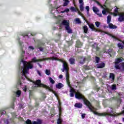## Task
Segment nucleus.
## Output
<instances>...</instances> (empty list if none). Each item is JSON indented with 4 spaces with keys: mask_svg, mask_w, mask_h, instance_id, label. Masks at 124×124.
<instances>
[{
    "mask_svg": "<svg viewBox=\"0 0 124 124\" xmlns=\"http://www.w3.org/2000/svg\"><path fill=\"white\" fill-rule=\"evenodd\" d=\"M83 30L85 33H87L88 32V26H84L83 27Z\"/></svg>",
    "mask_w": 124,
    "mask_h": 124,
    "instance_id": "34",
    "label": "nucleus"
},
{
    "mask_svg": "<svg viewBox=\"0 0 124 124\" xmlns=\"http://www.w3.org/2000/svg\"><path fill=\"white\" fill-rule=\"evenodd\" d=\"M75 21L76 23H78V18H76Z\"/></svg>",
    "mask_w": 124,
    "mask_h": 124,
    "instance_id": "64",
    "label": "nucleus"
},
{
    "mask_svg": "<svg viewBox=\"0 0 124 124\" xmlns=\"http://www.w3.org/2000/svg\"><path fill=\"white\" fill-rule=\"evenodd\" d=\"M65 12L68 13V12H69V9L66 8L65 9V10L61 11V13H65Z\"/></svg>",
    "mask_w": 124,
    "mask_h": 124,
    "instance_id": "35",
    "label": "nucleus"
},
{
    "mask_svg": "<svg viewBox=\"0 0 124 124\" xmlns=\"http://www.w3.org/2000/svg\"><path fill=\"white\" fill-rule=\"evenodd\" d=\"M109 78L112 79V81H114L115 79V75H114L113 73H110L109 75Z\"/></svg>",
    "mask_w": 124,
    "mask_h": 124,
    "instance_id": "31",
    "label": "nucleus"
},
{
    "mask_svg": "<svg viewBox=\"0 0 124 124\" xmlns=\"http://www.w3.org/2000/svg\"><path fill=\"white\" fill-rule=\"evenodd\" d=\"M11 108H12V109H14V102H12V104H11Z\"/></svg>",
    "mask_w": 124,
    "mask_h": 124,
    "instance_id": "50",
    "label": "nucleus"
},
{
    "mask_svg": "<svg viewBox=\"0 0 124 124\" xmlns=\"http://www.w3.org/2000/svg\"><path fill=\"white\" fill-rule=\"evenodd\" d=\"M93 12H94V13H95V14H96V15H98V16H99V17H102V14L99 13V9H98V8H97V7H96L95 6H93Z\"/></svg>",
    "mask_w": 124,
    "mask_h": 124,
    "instance_id": "8",
    "label": "nucleus"
},
{
    "mask_svg": "<svg viewBox=\"0 0 124 124\" xmlns=\"http://www.w3.org/2000/svg\"><path fill=\"white\" fill-rule=\"evenodd\" d=\"M108 27L110 29H117L118 28V27L115 26V25H113L111 23H108Z\"/></svg>",
    "mask_w": 124,
    "mask_h": 124,
    "instance_id": "24",
    "label": "nucleus"
},
{
    "mask_svg": "<svg viewBox=\"0 0 124 124\" xmlns=\"http://www.w3.org/2000/svg\"><path fill=\"white\" fill-rule=\"evenodd\" d=\"M46 90H48L49 92H51L52 93H54V95L56 96V97H57V99L59 98V95L58 94V93H57L55 91H54V90L52 88H50V87H47Z\"/></svg>",
    "mask_w": 124,
    "mask_h": 124,
    "instance_id": "10",
    "label": "nucleus"
},
{
    "mask_svg": "<svg viewBox=\"0 0 124 124\" xmlns=\"http://www.w3.org/2000/svg\"><path fill=\"white\" fill-rule=\"evenodd\" d=\"M118 8H115V10H114V11H115V13H118Z\"/></svg>",
    "mask_w": 124,
    "mask_h": 124,
    "instance_id": "60",
    "label": "nucleus"
},
{
    "mask_svg": "<svg viewBox=\"0 0 124 124\" xmlns=\"http://www.w3.org/2000/svg\"><path fill=\"white\" fill-rule=\"evenodd\" d=\"M70 97H74V94L76 93V91L74 88H71L70 90Z\"/></svg>",
    "mask_w": 124,
    "mask_h": 124,
    "instance_id": "12",
    "label": "nucleus"
},
{
    "mask_svg": "<svg viewBox=\"0 0 124 124\" xmlns=\"http://www.w3.org/2000/svg\"><path fill=\"white\" fill-rule=\"evenodd\" d=\"M30 49H31V50H34V48H33L32 46H29Z\"/></svg>",
    "mask_w": 124,
    "mask_h": 124,
    "instance_id": "59",
    "label": "nucleus"
},
{
    "mask_svg": "<svg viewBox=\"0 0 124 124\" xmlns=\"http://www.w3.org/2000/svg\"><path fill=\"white\" fill-rule=\"evenodd\" d=\"M50 60H52V61H54V60L58 61V58L55 57H50Z\"/></svg>",
    "mask_w": 124,
    "mask_h": 124,
    "instance_id": "43",
    "label": "nucleus"
},
{
    "mask_svg": "<svg viewBox=\"0 0 124 124\" xmlns=\"http://www.w3.org/2000/svg\"><path fill=\"white\" fill-rule=\"evenodd\" d=\"M80 61L79 63H80V64H83L85 62V61H86V58H82Z\"/></svg>",
    "mask_w": 124,
    "mask_h": 124,
    "instance_id": "32",
    "label": "nucleus"
},
{
    "mask_svg": "<svg viewBox=\"0 0 124 124\" xmlns=\"http://www.w3.org/2000/svg\"><path fill=\"white\" fill-rule=\"evenodd\" d=\"M82 107H83V104L78 103V108H82Z\"/></svg>",
    "mask_w": 124,
    "mask_h": 124,
    "instance_id": "44",
    "label": "nucleus"
},
{
    "mask_svg": "<svg viewBox=\"0 0 124 124\" xmlns=\"http://www.w3.org/2000/svg\"><path fill=\"white\" fill-rule=\"evenodd\" d=\"M99 5H100L101 8H102L103 10L102 11V13L103 15H107L108 13H109V10L106 8H105V6H102V5H101L99 3H98Z\"/></svg>",
    "mask_w": 124,
    "mask_h": 124,
    "instance_id": "7",
    "label": "nucleus"
},
{
    "mask_svg": "<svg viewBox=\"0 0 124 124\" xmlns=\"http://www.w3.org/2000/svg\"><path fill=\"white\" fill-rule=\"evenodd\" d=\"M75 107H77V108H78V103H76L75 104Z\"/></svg>",
    "mask_w": 124,
    "mask_h": 124,
    "instance_id": "61",
    "label": "nucleus"
},
{
    "mask_svg": "<svg viewBox=\"0 0 124 124\" xmlns=\"http://www.w3.org/2000/svg\"><path fill=\"white\" fill-rule=\"evenodd\" d=\"M45 73L46 75H48V76H49V75H50L51 74V71H50V70L46 69Z\"/></svg>",
    "mask_w": 124,
    "mask_h": 124,
    "instance_id": "33",
    "label": "nucleus"
},
{
    "mask_svg": "<svg viewBox=\"0 0 124 124\" xmlns=\"http://www.w3.org/2000/svg\"><path fill=\"white\" fill-rule=\"evenodd\" d=\"M68 70H69V67H67V70H64V71L66 72V81L68 86L71 87V85H70V81H69V73H68Z\"/></svg>",
    "mask_w": 124,
    "mask_h": 124,
    "instance_id": "6",
    "label": "nucleus"
},
{
    "mask_svg": "<svg viewBox=\"0 0 124 124\" xmlns=\"http://www.w3.org/2000/svg\"><path fill=\"white\" fill-rule=\"evenodd\" d=\"M62 119L61 118V116H59V119L57 120V124H62Z\"/></svg>",
    "mask_w": 124,
    "mask_h": 124,
    "instance_id": "30",
    "label": "nucleus"
},
{
    "mask_svg": "<svg viewBox=\"0 0 124 124\" xmlns=\"http://www.w3.org/2000/svg\"><path fill=\"white\" fill-rule=\"evenodd\" d=\"M78 24H81V20H80V18H78Z\"/></svg>",
    "mask_w": 124,
    "mask_h": 124,
    "instance_id": "62",
    "label": "nucleus"
},
{
    "mask_svg": "<svg viewBox=\"0 0 124 124\" xmlns=\"http://www.w3.org/2000/svg\"><path fill=\"white\" fill-rule=\"evenodd\" d=\"M93 48H95V49H96V51H98V49H99V48L97 47V46H96V44L93 45Z\"/></svg>",
    "mask_w": 124,
    "mask_h": 124,
    "instance_id": "36",
    "label": "nucleus"
},
{
    "mask_svg": "<svg viewBox=\"0 0 124 124\" xmlns=\"http://www.w3.org/2000/svg\"><path fill=\"white\" fill-rule=\"evenodd\" d=\"M123 62V59L118 58L115 60V67L116 69H122L124 71V62L120 63Z\"/></svg>",
    "mask_w": 124,
    "mask_h": 124,
    "instance_id": "3",
    "label": "nucleus"
},
{
    "mask_svg": "<svg viewBox=\"0 0 124 124\" xmlns=\"http://www.w3.org/2000/svg\"><path fill=\"white\" fill-rule=\"evenodd\" d=\"M88 26L90 29L93 30V31H96V29L94 28L93 24L88 23Z\"/></svg>",
    "mask_w": 124,
    "mask_h": 124,
    "instance_id": "26",
    "label": "nucleus"
},
{
    "mask_svg": "<svg viewBox=\"0 0 124 124\" xmlns=\"http://www.w3.org/2000/svg\"><path fill=\"white\" fill-rule=\"evenodd\" d=\"M75 97H76V98L78 99V92H77V93H76V94H75Z\"/></svg>",
    "mask_w": 124,
    "mask_h": 124,
    "instance_id": "54",
    "label": "nucleus"
},
{
    "mask_svg": "<svg viewBox=\"0 0 124 124\" xmlns=\"http://www.w3.org/2000/svg\"><path fill=\"white\" fill-rule=\"evenodd\" d=\"M118 21H119V22H123V21H124V13L120 16Z\"/></svg>",
    "mask_w": 124,
    "mask_h": 124,
    "instance_id": "18",
    "label": "nucleus"
},
{
    "mask_svg": "<svg viewBox=\"0 0 124 124\" xmlns=\"http://www.w3.org/2000/svg\"><path fill=\"white\" fill-rule=\"evenodd\" d=\"M44 46V44L43 43H39L37 46V48H38V49H39L40 51H41V52H42V51H43L44 48L43 47H42V46Z\"/></svg>",
    "mask_w": 124,
    "mask_h": 124,
    "instance_id": "11",
    "label": "nucleus"
},
{
    "mask_svg": "<svg viewBox=\"0 0 124 124\" xmlns=\"http://www.w3.org/2000/svg\"><path fill=\"white\" fill-rule=\"evenodd\" d=\"M41 62V59H36V57H34L31 62Z\"/></svg>",
    "mask_w": 124,
    "mask_h": 124,
    "instance_id": "23",
    "label": "nucleus"
},
{
    "mask_svg": "<svg viewBox=\"0 0 124 124\" xmlns=\"http://www.w3.org/2000/svg\"><path fill=\"white\" fill-rule=\"evenodd\" d=\"M96 66L97 68H103V67L105 66V63H104V62H102L99 64H97L96 65Z\"/></svg>",
    "mask_w": 124,
    "mask_h": 124,
    "instance_id": "15",
    "label": "nucleus"
},
{
    "mask_svg": "<svg viewBox=\"0 0 124 124\" xmlns=\"http://www.w3.org/2000/svg\"><path fill=\"white\" fill-rule=\"evenodd\" d=\"M0 113L1 114V115H4L6 114V112L5 110H2L0 112Z\"/></svg>",
    "mask_w": 124,
    "mask_h": 124,
    "instance_id": "47",
    "label": "nucleus"
},
{
    "mask_svg": "<svg viewBox=\"0 0 124 124\" xmlns=\"http://www.w3.org/2000/svg\"><path fill=\"white\" fill-rule=\"evenodd\" d=\"M110 89L112 91H116V90H117V86L116 84L112 85L111 86H110Z\"/></svg>",
    "mask_w": 124,
    "mask_h": 124,
    "instance_id": "25",
    "label": "nucleus"
},
{
    "mask_svg": "<svg viewBox=\"0 0 124 124\" xmlns=\"http://www.w3.org/2000/svg\"><path fill=\"white\" fill-rule=\"evenodd\" d=\"M57 61H58V62H62L63 63V68L62 69V72H64V70H67V67H69L68 63L67 62L64 61V59L63 58H58Z\"/></svg>",
    "mask_w": 124,
    "mask_h": 124,
    "instance_id": "4",
    "label": "nucleus"
},
{
    "mask_svg": "<svg viewBox=\"0 0 124 124\" xmlns=\"http://www.w3.org/2000/svg\"><path fill=\"white\" fill-rule=\"evenodd\" d=\"M21 62L23 63V75L25 76L26 73H28V71L30 69H31L33 68V65L31 64V62H28L27 61H25L24 59H22Z\"/></svg>",
    "mask_w": 124,
    "mask_h": 124,
    "instance_id": "2",
    "label": "nucleus"
},
{
    "mask_svg": "<svg viewBox=\"0 0 124 124\" xmlns=\"http://www.w3.org/2000/svg\"><path fill=\"white\" fill-rule=\"evenodd\" d=\"M78 99H82L85 105L88 107L89 109H90L91 112H92V113H93L94 115H97V116H105L108 122H111L112 121V119L111 118L112 116H116L112 114L100 113L95 111L96 110H97V108L93 107L90 101L86 99L83 94H82V93L79 92H78Z\"/></svg>",
    "mask_w": 124,
    "mask_h": 124,
    "instance_id": "1",
    "label": "nucleus"
},
{
    "mask_svg": "<svg viewBox=\"0 0 124 124\" xmlns=\"http://www.w3.org/2000/svg\"><path fill=\"white\" fill-rule=\"evenodd\" d=\"M75 58L74 57H71L69 59V62H70V64H75V62H76Z\"/></svg>",
    "mask_w": 124,
    "mask_h": 124,
    "instance_id": "14",
    "label": "nucleus"
},
{
    "mask_svg": "<svg viewBox=\"0 0 124 124\" xmlns=\"http://www.w3.org/2000/svg\"><path fill=\"white\" fill-rule=\"evenodd\" d=\"M112 113H114L113 111V109L112 108H109L107 111L106 114H112Z\"/></svg>",
    "mask_w": 124,
    "mask_h": 124,
    "instance_id": "22",
    "label": "nucleus"
},
{
    "mask_svg": "<svg viewBox=\"0 0 124 124\" xmlns=\"http://www.w3.org/2000/svg\"><path fill=\"white\" fill-rule=\"evenodd\" d=\"M58 103H59V105L60 106V107H61V106H62V102H61V101H58Z\"/></svg>",
    "mask_w": 124,
    "mask_h": 124,
    "instance_id": "56",
    "label": "nucleus"
},
{
    "mask_svg": "<svg viewBox=\"0 0 124 124\" xmlns=\"http://www.w3.org/2000/svg\"><path fill=\"white\" fill-rule=\"evenodd\" d=\"M45 60H51V57L46 58Z\"/></svg>",
    "mask_w": 124,
    "mask_h": 124,
    "instance_id": "63",
    "label": "nucleus"
},
{
    "mask_svg": "<svg viewBox=\"0 0 124 124\" xmlns=\"http://www.w3.org/2000/svg\"><path fill=\"white\" fill-rule=\"evenodd\" d=\"M70 10L72 12L76 11V8L74 7H71L70 8Z\"/></svg>",
    "mask_w": 124,
    "mask_h": 124,
    "instance_id": "39",
    "label": "nucleus"
},
{
    "mask_svg": "<svg viewBox=\"0 0 124 124\" xmlns=\"http://www.w3.org/2000/svg\"><path fill=\"white\" fill-rule=\"evenodd\" d=\"M18 43L20 45V46H22V44H23V43L20 41H19Z\"/></svg>",
    "mask_w": 124,
    "mask_h": 124,
    "instance_id": "58",
    "label": "nucleus"
},
{
    "mask_svg": "<svg viewBox=\"0 0 124 124\" xmlns=\"http://www.w3.org/2000/svg\"><path fill=\"white\" fill-rule=\"evenodd\" d=\"M25 57V55L21 53V62H22V60H23L24 61V57Z\"/></svg>",
    "mask_w": 124,
    "mask_h": 124,
    "instance_id": "52",
    "label": "nucleus"
},
{
    "mask_svg": "<svg viewBox=\"0 0 124 124\" xmlns=\"http://www.w3.org/2000/svg\"><path fill=\"white\" fill-rule=\"evenodd\" d=\"M96 107H97V108H99V103L97 102L96 105Z\"/></svg>",
    "mask_w": 124,
    "mask_h": 124,
    "instance_id": "57",
    "label": "nucleus"
},
{
    "mask_svg": "<svg viewBox=\"0 0 124 124\" xmlns=\"http://www.w3.org/2000/svg\"><path fill=\"white\" fill-rule=\"evenodd\" d=\"M117 104L116 105V107L115 108H116V109H118L119 108V107H120V105H121V103H122V99H119L118 100V101H117Z\"/></svg>",
    "mask_w": 124,
    "mask_h": 124,
    "instance_id": "21",
    "label": "nucleus"
},
{
    "mask_svg": "<svg viewBox=\"0 0 124 124\" xmlns=\"http://www.w3.org/2000/svg\"><path fill=\"white\" fill-rule=\"evenodd\" d=\"M63 84L61 82L58 83V84L56 85V89H61L62 88H63Z\"/></svg>",
    "mask_w": 124,
    "mask_h": 124,
    "instance_id": "16",
    "label": "nucleus"
},
{
    "mask_svg": "<svg viewBox=\"0 0 124 124\" xmlns=\"http://www.w3.org/2000/svg\"><path fill=\"white\" fill-rule=\"evenodd\" d=\"M65 30L67 31L68 33H72V30L70 28L69 25H67L65 26Z\"/></svg>",
    "mask_w": 124,
    "mask_h": 124,
    "instance_id": "13",
    "label": "nucleus"
},
{
    "mask_svg": "<svg viewBox=\"0 0 124 124\" xmlns=\"http://www.w3.org/2000/svg\"><path fill=\"white\" fill-rule=\"evenodd\" d=\"M62 77H63L62 75H60L59 76V79H62Z\"/></svg>",
    "mask_w": 124,
    "mask_h": 124,
    "instance_id": "55",
    "label": "nucleus"
},
{
    "mask_svg": "<svg viewBox=\"0 0 124 124\" xmlns=\"http://www.w3.org/2000/svg\"><path fill=\"white\" fill-rule=\"evenodd\" d=\"M95 24L97 28H98V27H99V26L100 25V23H99V22H98V21L95 22Z\"/></svg>",
    "mask_w": 124,
    "mask_h": 124,
    "instance_id": "41",
    "label": "nucleus"
},
{
    "mask_svg": "<svg viewBox=\"0 0 124 124\" xmlns=\"http://www.w3.org/2000/svg\"><path fill=\"white\" fill-rule=\"evenodd\" d=\"M78 2L79 3V9L80 11L82 12L85 10V7L84 6V0H78Z\"/></svg>",
    "mask_w": 124,
    "mask_h": 124,
    "instance_id": "9",
    "label": "nucleus"
},
{
    "mask_svg": "<svg viewBox=\"0 0 124 124\" xmlns=\"http://www.w3.org/2000/svg\"><path fill=\"white\" fill-rule=\"evenodd\" d=\"M78 48H81V46H82V44L81 43V42L78 41Z\"/></svg>",
    "mask_w": 124,
    "mask_h": 124,
    "instance_id": "42",
    "label": "nucleus"
},
{
    "mask_svg": "<svg viewBox=\"0 0 124 124\" xmlns=\"http://www.w3.org/2000/svg\"><path fill=\"white\" fill-rule=\"evenodd\" d=\"M37 73L38 74L39 76H40L41 77L42 76V75H41V73H40V71L39 70L37 71Z\"/></svg>",
    "mask_w": 124,
    "mask_h": 124,
    "instance_id": "49",
    "label": "nucleus"
},
{
    "mask_svg": "<svg viewBox=\"0 0 124 124\" xmlns=\"http://www.w3.org/2000/svg\"><path fill=\"white\" fill-rule=\"evenodd\" d=\"M85 9L87 10V14H89V12H90V6H86Z\"/></svg>",
    "mask_w": 124,
    "mask_h": 124,
    "instance_id": "38",
    "label": "nucleus"
},
{
    "mask_svg": "<svg viewBox=\"0 0 124 124\" xmlns=\"http://www.w3.org/2000/svg\"><path fill=\"white\" fill-rule=\"evenodd\" d=\"M85 116H86V114H82L81 115L82 119H85Z\"/></svg>",
    "mask_w": 124,
    "mask_h": 124,
    "instance_id": "53",
    "label": "nucleus"
},
{
    "mask_svg": "<svg viewBox=\"0 0 124 124\" xmlns=\"http://www.w3.org/2000/svg\"><path fill=\"white\" fill-rule=\"evenodd\" d=\"M16 93L17 96V97H19L21 96V94L22 93V92L20 90H17Z\"/></svg>",
    "mask_w": 124,
    "mask_h": 124,
    "instance_id": "28",
    "label": "nucleus"
},
{
    "mask_svg": "<svg viewBox=\"0 0 124 124\" xmlns=\"http://www.w3.org/2000/svg\"><path fill=\"white\" fill-rule=\"evenodd\" d=\"M118 46L119 47V48H120V49H124V41H122V43H118Z\"/></svg>",
    "mask_w": 124,
    "mask_h": 124,
    "instance_id": "19",
    "label": "nucleus"
},
{
    "mask_svg": "<svg viewBox=\"0 0 124 124\" xmlns=\"http://www.w3.org/2000/svg\"><path fill=\"white\" fill-rule=\"evenodd\" d=\"M49 81L51 84H55V80H54L51 77L49 78Z\"/></svg>",
    "mask_w": 124,
    "mask_h": 124,
    "instance_id": "37",
    "label": "nucleus"
},
{
    "mask_svg": "<svg viewBox=\"0 0 124 124\" xmlns=\"http://www.w3.org/2000/svg\"><path fill=\"white\" fill-rule=\"evenodd\" d=\"M64 3L63 4V6H67L68 5V3H69L70 1L68 0H63Z\"/></svg>",
    "mask_w": 124,
    "mask_h": 124,
    "instance_id": "27",
    "label": "nucleus"
},
{
    "mask_svg": "<svg viewBox=\"0 0 124 124\" xmlns=\"http://www.w3.org/2000/svg\"><path fill=\"white\" fill-rule=\"evenodd\" d=\"M33 83V84L36 85V86H38V87H39V88H44V89H46V90L48 87V86L42 83L41 80H40V79L36 80L35 81H34Z\"/></svg>",
    "mask_w": 124,
    "mask_h": 124,
    "instance_id": "5",
    "label": "nucleus"
},
{
    "mask_svg": "<svg viewBox=\"0 0 124 124\" xmlns=\"http://www.w3.org/2000/svg\"><path fill=\"white\" fill-rule=\"evenodd\" d=\"M27 86H25L23 88V91H24V92H25L26 93V92H27Z\"/></svg>",
    "mask_w": 124,
    "mask_h": 124,
    "instance_id": "51",
    "label": "nucleus"
},
{
    "mask_svg": "<svg viewBox=\"0 0 124 124\" xmlns=\"http://www.w3.org/2000/svg\"><path fill=\"white\" fill-rule=\"evenodd\" d=\"M42 124V121L41 120L38 119L37 120V122H36V124Z\"/></svg>",
    "mask_w": 124,
    "mask_h": 124,
    "instance_id": "45",
    "label": "nucleus"
},
{
    "mask_svg": "<svg viewBox=\"0 0 124 124\" xmlns=\"http://www.w3.org/2000/svg\"><path fill=\"white\" fill-rule=\"evenodd\" d=\"M61 25L63 26H65V27H67V26H69V23L67 22L66 20H63L61 23Z\"/></svg>",
    "mask_w": 124,
    "mask_h": 124,
    "instance_id": "17",
    "label": "nucleus"
},
{
    "mask_svg": "<svg viewBox=\"0 0 124 124\" xmlns=\"http://www.w3.org/2000/svg\"><path fill=\"white\" fill-rule=\"evenodd\" d=\"M111 19H112L111 16H107V24H110V22H111Z\"/></svg>",
    "mask_w": 124,
    "mask_h": 124,
    "instance_id": "29",
    "label": "nucleus"
},
{
    "mask_svg": "<svg viewBox=\"0 0 124 124\" xmlns=\"http://www.w3.org/2000/svg\"><path fill=\"white\" fill-rule=\"evenodd\" d=\"M95 61H96V62H97V63H98L99 62V58L96 57Z\"/></svg>",
    "mask_w": 124,
    "mask_h": 124,
    "instance_id": "48",
    "label": "nucleus"
},
{
    "mask_svg": "<svg viewBox=\"0 0 124 124\" xmlns=\"http://www.w3.org/2000/svg\"><path fill=\"white\" fill-rule=\"evenodd\" d=\"M33 95V93H32V92L31 90H30V92H29V97H31V96H32Z\"/></svg>",
    "mask_w": 124,
    "mask_h": 124,
    "instance_id": "40",
    "label": "nucleus"
},
{
    "mask_svg": "<svg viewBox=\"0 0 124 124\" xmlns=\"http://www.w3.org/2000/svg\"><path fill=\"white\" fill-rule=\"evenodd\" d=\"M62 115V108H59V116H61Z\"/></svg>",
    "mask_w": 124,
    "mask_h": 124,
    "instance_id": "46",
    "label": "nucleus"
},
{
    "mask_svg": "<svg viewBox=\"0 0 124 124\" xmlns=\"http://www.w3.org/2000/svg\"><path fill=\"white\" fill-rule=\"evenodd\" d=\"M25 123L26 124H36V121H33L31 123V121L30 119H28Z\"/></svg>",
    "mask_w": 124,
    "mask_h": 124,
    "instance_id": "20",
    "label": "nucleus"
}]
</instances>
